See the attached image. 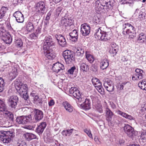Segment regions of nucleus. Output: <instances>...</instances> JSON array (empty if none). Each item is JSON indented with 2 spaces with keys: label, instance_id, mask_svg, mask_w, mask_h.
I'll list each match as a JSON object with an SVG mask.
<instances>
[{
  "label": "nucleus",
  "instance_id": "obj_25",
  "mask_svg": "<svg viewBox=\"0 0 146 146\" xmlns=\"http://www.w3.org/2000/svg\"><path fill=\"white\" fill-rule=\"evenodd\" d=\"M85 56L88 61L91 63H92L95 60L93 56L90 54V52L88 50L85 51Z\"/></svg>",
  "mask_w": 146,
  "mask_h": 146
},
{
  "label": "nucleus",
  "instance_id": "obj_59",
  "mask_svg": "<svg viewBox=\"0 0 146 146\" xmlns=\"http://www.w3.org/2000/svg\"><path fill=\"white\" fill-rule=\"evenodd\" d=\"M52 13V11H49V12L47 13L44 20L49 21L50 19Z\"/></svg>",
  "mask_w": 146,
  "mask_h": 146
},
{
  "label": "nucleus",
  "instance_id": "obj_35",
  "mask_svg": "<svg viewBox=\"0 0 146 146\" xmlns=\"http://www.w3.org/2000/svg\"><path fill=\"white\" fill-rule=\"evenodd\" d=\"M146 38V36L145 35V34L143 33H141L139 34V35L137 38V40L138 41H139L140 42H144L145 41Z\"/></svg>",
  "mask_w": 146,
  "mask_h": 146
},
{
  "label": "nucleus",
  "instance_id": "obj_27",
  "mask_svg": "<svg viewBox=\"0 0 146 146\" xmlns=\"http://www.w3.org/2000/svg\"><path fill=\"white\" fill-rule=\"evenodd\" d=\"M84 50L82 47H79L76 49L75 55L77 57H82L84 54Z\"/></svg>",
  "mask_w": 146,
  "mask_h": 146
},
{
  "label": "nucleus",
  "instance_id": "obj_39",
  "mask_svg": "<svg viewBox=\"0 0 146 146\" xmlns=\"http://www.w3.org/2000/svg\"><path fill=\"white\" fill-rule=\"evenodd\" d=\"M40 19H36L34 17H31L30 18L29 21L33 24V25L35 27L37 26L39 22Z\"/></svg>",
  "mask_w": 146,
  "mask_h": 146
},
{
  "label": "nucleus",
  "instance_id": "obj_49",
  "mask_svg": "<svg viewBox=\"0 0 146 146\" xmlns=\"http://www.w3.org/2000/svg\"><path fill=\"white\" fill-rule=\"evenodd\" d=\"M113 84L112 82L108 79H106L104 82V86H110Z\"/></svg>",
  "mask_w": 146,
  "mask_h": 146
},
{
  "label": "nucleus",
  "instance_id": "obj_58",
  "mask_svg": "<svg viewBox=\"0 0 146 146\" xmlns=\"http://www.w3.org/2000/svg\"><path fill=\"white\" fill-rule=\"evenodd\" d=\"M38 35L36 33H32L29 35L30 38L31 39H35L37 38Z\"/></svg>",
  "mask_w": 146,
  "mask_h": 146
},
{
  "label": "nucleus",
  "instance_id": "obj_56",
  "mask_svg": "<svg viewBox=\"0 0 146 146\" xmlns=\"http://www.w3.org/2000/svg\"><path fill=\"white\" fill-rule=\"evenodd\" d=\"M139 18L141 21L145 19V14L142 12H141L139 15Z\"/></svg>",
  "mask_w": 146,
  "mask_h": 146
},
{
  "label": "nucleus",
  "instance_id": "obj_7",
  "mask_svg": "<svg viewBox=\"0 0 146 146\" xmlns=\"http://www.w3.org/2000/svg\"><path fill=\"white\" fill-rule=\"evenodd\" d=\"M32 120L31 115L28 116H22L17 117L16 121L19 124H26L29 123Z\"/></svg>",
  "mask_w": 146,
  "mask_h": 146
},
{
  "label": "nucleus",
  "instance_id": "obj_62",
  "mask_svg": "<svg viewBox=\"0 0 146 146\" xmlns=\"http://www.w3.org/2000/svg\"><path fill=\"white\" fill-rule=\"evenodd\" d=\"M84 102H86V104H88V105H90L91 106V100L88 97L87 98H86Z\"/></svg>",
  "mask_w": 146,
  "mask_h": 146
},
{
  "label": "nucleus",
  "instance_id": "obj_37",
  "mask_svg": "<svg viewBox=\"0 0 146 146\" xmlns=\"http://www.w3.org/2000/svg\"><path fill=\"white\" fill-rule=\"evenodd\" d=\"M93 22L96 25L101 24L102 23V21L101 19L96 16L94 17V19L93 20Z\"/></svg>",
  "mask_w": 146,
  "mask_h": 146
},
{
  "label": "nucleus",
  "instance_id": "obj_3",
  "mask_svg": "<svg viewBox=\"0 0 146 146\" xmlns=\"http://www.w3.org/2000/svg\"><path fill=\"white\" fill-rule=\"evenodd\" d=\"M98 29L96 30V32L94 34L95 38L101 40L106 41L111 39V34L109 32L106 33L102 31L100 29V27L98 25L97 26Z\"/></svg>",
  "mask_w": 146,
  "mask_h": 146
},
{
  "label": "nucleus",
  "instance_id": "obj_33",
  "mask_svg": "<svg viewBox=\"0 0 146 146\" xmlns=\"http://www.w3.org/2000/svg\"><path fill=\"white\" fill-rule=\"evenodd\" d=\"M94 106L96 110L100 113H102L103 112L102 107L101 104L97 103L94 104Z\"/></svg>",
  "mask_w": 146,
  "mask_h": 146
},
{
  "label": "nucleus",
  "instance_id": "obj_13",
  "mask_svg": "<svg viewBox=\"0 0 146 146\" xmlns=\"http://www.w3.org/2000/svg\"><path fill=\"white\" fill-rule=\"evenodd\" d=\"M70 93L72 94L74 97L81 101L82 99L81 98L80 92L77 89L76 87H72L69 90Z\"/></svg>",
  "mask_w": 146,
  "mask_h": 146
},
{
  "label": "nucleus",
  "instance_id": "obj_23",
  "mask_svg": "<svg viewBox=\"0 0 146 146\" xmlns=\"http://www.w3.org/2000/svg\"><path fill=\"white\" fill-rule=\"evenodd\" d=\"M69 35L70 36V40L73 42H76L78 38V31L74 29L69 33Z\"/></svg>",
  "mask_w": 146,
  "mask_h": 146
},
{
  "label": "nucleus",
  "instance_id": "obj_48",
  "mask_svg": "<svg viewBox=\"0 0 146 146\" xmlns=\"http://www.w3.org/2000/svg\"><path fill=\"white\" fill-rule=\"evenodd\" d=\"M118 50V48L115 49L111 48L110 50L109 51V52L113 56H114L116 55Z\"/></svg>",
  "mask_w": 146,
  "mask_h": 146
},
{
  "label": "nucleus",
  "instance_id": "obj_29",
  "mask_svg": "<svg viewBox=\"0 0 146 146\" xmlns=\"http://www.w3.org/2000/svg\"><path fill=\"white\" fill-rule=\"evenodd\" d=\"M109 65L108 61L106 59L103 60L100 63V68L103 70L106 69Z\"/></svg>",
  "mask_w": 146,
  "mask_h": 146
},
{
  "label": "nucleus",
  "instance_id": "obj_54",
  "mask_svg": "<svg viewBox=\"0 0 146 146\" xmlns=\"http://www.w3.org/2000/svg\"><path fill=\"white\" fill-rule=\"evenodd\" d=\"M117 114L119 115H121L124 117L125 118L127 115V113L123 112L122 111H121L119 110H118L116 111Z\"/></svg>",
  "mask_w": 146,
  "mask_h": 146
},
{
  "label": "nucleus",
  "instance_id": "obj_1",
  "mask_svg": "<svg viewBox=\"0 0 146 146\" xmlns=\"http://www.w3.org/2000/svg\"><path fill=\"white\" fill-rule=\"evenodd\" d=\"M15 136L14 130L10 129L9 131H0V139L5 144L10 143L11 139Z\"/></svg>",
  "mask_w": 146,
  "mask_h": 146
},
{
  "label": "nucleus",
  "instance_id": "obj_15",
  "mask_svg": "<svg viewBox=\"0 0 146 146\" xmlns=\"http://www.w3.org/2000/svg\"><path fill=\"white\" fill-rule=\"evenodd\" d=\"M34 118L36 121H39L42 119L44 113L41 110L35 109L33 111Z\"/></svg>",
  "mask_w": 146,
  "mask_h": 146
},
{
  "label": "nucleus",
  "instance_id": "obj_40",
  "mask_svg": "<svg viewBox=\"0 0 146 146\" xmlns=\"http://www.w3.org/2000/svg\"><path fill=\"white\" fill-rule=\"evenodd\" d=\"M138 86L141 89L146 91V82L145 81L141 82L138 84Z\"/></svg>",
  "mask_w": 146,
  "mask_h": 146
},
{
  "label": "nucleus",
  "instance_id": "obj_44",
  "mask_svg": "<svg viewBox=\"0 0 146 146\" xmlns=\"http://www.w3.org/2000/svg\"><path fill=\"white\" fill-rule=\"evenodd\" d=\"M92 81L93 84L95 86L99 85L100 83H102L99 79L96 78H93L92 80Z\"/></svg>",
  "mask_w": 146,
  "mask_h": 146
},
{
  "label": "nucleus",
  "instance_id": "obj_57",
  "mask_svg": "<svg viewBox=\"0 0 146 146\" xmlns=\"http://www.w3.org/2000/svg\"><path fill=\"white\" fill-rule=\"evenodd\" d=\"M84 131L88 135L90 138H92V135L90 130L86 129L84 130Z\"/></svg>",
  "mask_w": 146,
  "mask_h": 146
},
{
  "label": "nucleus",
  "instance_id": "obj_45",
  "mask_svg": "<svg viewBox=\"0 0 146 146\" xmlns=\"http://www.w3.org/2000/svg\"><path fill=\"white\" fill-rule=\"evenodd\" d=\"M16 44L17 47H20L23 45V42L21 39L17 38L15 39Z\"/></svg>",
  "mask_w": 146,
  "mask_h": 146
},
{
  "label": "nucleus",
  "instance_id": "obj_52",
  "mask_svg": "<svg viewBox=\"0 0 146 146\" xmlns=\"http://www.w3.org/2000/svg\"><path fill=\"white\" fill-rule=\"evenodd\" d=\"M95 7L96 11H98L100 12L102 10V6L100 5V4H99V5L96 4H95Z\"/></svg>",
  "mask_w": 146,
  "mask_h": 146
},
{
  "label": "nucleus",
  "instance_id": "obj_38",
  "mask_svg": "<svg viewBox=\"0 0 146 146\" xmlns=\"http://www.w3.org/2000/svg\"><path fill=\"white\" fill-rule=\"evenodd\" d=\"M7 110V106L3 102L0 104V111L6 112Z\"/></svg>",
  "mask_w": 146,
  "mask_h": 146
},
{
  "label": "nucleus",
  "instance_id": "obj_34",
  "mask_svg": "<svg viewBox=\"0 0 146 146\" xmlns=\"http://www.w3.org/2000/svg\"><path fill=\"white\" fill-rule=\"evenodd\" d=\"M17 75V70L15 68H14L9 73L10 77L12 80L15 79Z\"/></svg>",
  "mask_w": 146,
  "mask_h": 146
},
{
  "label": "nucleus",
  "instance_id": "obj_64",
  "mask_svg": "<svg viewBox=\"0 0 146 146\" xmlns=\"http://www.w3.org/2000/svg\"><path fill=\"white\" fill-rule=\"evenodd\" d=\"M141 137L143 140L146 139V131H144L142 133Z\"/></svg>",
  "mask_w": 146,
  "mask_h": 146
},
{
  "label": "nucleus",
  "instance_id": "obj_61",
  "mask_svg": "<svg viewBox=\"0 0 146 146\" xmlns=\"http://www.w3.org/2000/svg\"><path fill=\"white\" fill-rule=\"evenodd\" d=\"M111 46V48H118V45L116 44L115 43L112 42L110 44Z\"/></svg>",
  "mask_w": 146,
  "mask_h": 146
},
{
  "label": "nucleus",
  "instance_id": "obj_12",
  "mask_svg": "<svg viewBox=\"0 0 146 146\" xmlns=\"http://www.w3.org/2000/svg\"><path fill=\"white\" fill-rule=\"evenodd\" d=\"M90 27L89 25L84 23L80 27V32L83 36H86L88 35L90 32Z\"/></svg>",
  "mask_w": 146,
  "mask_h": 146
},
{
  "label": "nucleus",
  "instance_id": "obj_24",
  "mask_svg": "<svg viewBox=\"0 0 146 146\" xmlns=\"http://www.w3.org/2000/svg\"><path fill=\"white\" fill-rule=\"evenodd\" d=\"M66 110L69 113H71L73 111V107L67 102H63L62 104Z\"/></svg>",
  "mask_w": 146,
  "mask_h": 146
},
{
  "label": "nucleus",
  "instance_id": "obj_32",
  "mask_svg": "<svg viewBox=\"0 0 146 146\" xmlns=\"http://www.w3.org/2000/svg\"><path fill=\"white\" fill-rule=\"evenodd\" d=\"M80 70L81 71L86 72L89 69L88 66L84 63H81L80 64Z\"/></svg>",
  "mask_w": 146,
  "mask_h": 146
},
{
  "label": "nucleus",
  "instance_id": "obj_18",
  "mask_svg": "<svg viewBox=\"0 0 146 146\" xmlns=\"http://www.w3.org/2000/svg\"><path fill=\"white\" fill-rule=\"evenodd\" d=\"M44 50V54L46 57L49 59H53L56 56L55 53L52 50V48Z\"/></svg>",
  "mask_w": 146,
  "mask_h": 146
},
{
  "label": "nucleus",
  "instance_id": "obj_36",
  "mask_svg": "<svg viewBox=\"0 0 146 146\" xmlns=\"http://www.w3.org/2000/svg\"><path fill=\"white\" fill-rule=\"evenodd\" d=\"M36 7L42 11H44L45 9V4L44 2L40 1L36 4Z\"/></svg>",
  "mask_w": 146,
  "mask_h": 146
},
{
  "label": "nucleus",
  "instance_id": "obj_47",
  "mask_svg": "<svg viewBox=\"0 0 146 146\" xmlns=\"http://www.w3.org/2000/svg\"><path fill=\"white\" fill-rule=\"evenodd\" d=\"M102 6V10H104L105 12L108 11L110 10V7L109 3L108 4H106V5H104ZM111 7H112L111 6Z\"/></svg>",
  "mask_w": 146,
  "mask_h": 146
},
{
  "label": "nucleus",
  "instance_id": "obj_50",
  "mask_svg": "<svg viewBox=\"0 0 146 146\" xmlns=\"http://www.w3.org/2000/svg\"><path fill=\"white\" fill-rule=\"evenodd\" d=\"M81 106L82 108L85 110H89L91 108V106L88 104H86L85 102H83V104H81Z\"/></svg>",
  "mask_w": 146,
  "mask_h": 146
},
{
  "label": "nucleus",
  "instance_id": "obj_22",
  "mask_svg": "<svg viewBox=\"0 0 146 146\" xmlns=\"http://www.w3.org/2000/svg\"><path fill=\"white\" fill-rule=\"evenodd\" d=\"M46 123L45 122H42L38 126L36 129V131L37 133L42 134L46 126Z\"/></svg>",
  "mask_w": 146,
  "mask_h": 146
},
{
  "label": "nucleus",
  "instance_id": "obj_41",
  "mask_svg": "<svg viewBox=\"0 0 146 146\" xmlns=\"http://www.w3.org/2000/svg\"><path fill=\"white\" fill-rule=\"evenodd\" d=\"M4 113L6 115V116L9 118L10 121H13L14 119L13 115L12 112H9L8 111Z\"/></svg>",
  "mask_w": 146,
  "mask_h": 146
},
{
  "label": "nucleus",
  "instance_id": "obj_31",
  "mask_svg": "<svg viewBox=\"0 0 146 146\" xmlns=\"http://www.w3.org/2000/svg\"><path fill=\"white\" fill-rule=\"evenodd\" d=\"M7 7L3 6L0 9V19H3L7 11L8 10Z\"/></svg>",
  "mask_w": 146,
  "mask_h": 146
},
{
  "label": "nucleus",
  "instance_id": "obj_9",
  "mask_svg": "<svg viewBox=\"0 0 146 146\" xmlns=\"http://www.w3.org/2000/svg\"><path fill=\"white\" fill-rule=\"evenodd\" d=\"M106 113L105 117L106 120L109 125H111L113 122V114L111 110L108 108L107 106L105 110Z\"/></svg>",
  "mask_w": 146,
  "mask_h": 146
},
{
  "label": "nucleus",
  "instance_id": "obj_42",
  "mask_svg": "<svg viewBox=\"0 0 146 146\" xmlns=\"http://www.w3.org/2000/svg\"><path fill=\"white\" fill-rule=\"evenodd\" d=\"M98 92L101 94H104V89L102 86V84L100 83L99 85L95 86Z\"/></svg>",
  "mask_w": 146,
  "mask_h": 146
},
{
  "label": "nucleus",
  "instance_id": "obj_17",
  "mask_svg": "<svg viewBox=\"0 0 146 146\" xmlns=\"http://www.w3.org/2000/svg\"><path fill=\"white\" fill-rule=\"evenodd\" d=\"M0 34L2 40L6 43L10 44L11 42L12 38L9 34H7L6 33L4 32L3 31L0 32Z\"/></svg>",
  "mask_w": 146,
  "mask_h": 146
},
{
  "label": "nucleus",
  "instance_id": "obj_16",
  "mask_svg": "<svg viewBox=\"0 0 146 146\" xmlns=\"http://www.w3.org/2000/svg\"><path fill=\"white\" fill-rule=\"evenodd\" d=\"M135 72L136 73L133 74L132 76L133 80H140L143 78V75L142 74L143 72V70L137 68L135 70Z\"/></svg>",
  "mask_w": 146,
  "mask_h": 146
},
{
  "label": "nucleus",
  "instance_id": "obj_30",
  "mask_svg": "<svg viewBox=\"0 0 146 146\" xmlns=\"http://www.w3.org/2000/svg\"><path fill=\"white\" fill-rule=\"evenodd\" d=\"M26 29L28 31H31L34 30L35 26L30 21L27 22L26 24Z\"/></svg>",
  "mask_w": 146,
  "mask_h": 146
},
{
  "label": "nucleus",
  "instance_id": "obj_6",
  "mask_svg": "<svg viewBox=\"0 0 146 146\" xmlns=\"http://www.w3.org/2000/svg\"><path fill=\"white\" fill-rule=\"evenodd\" d=\"M15 87L17 91L20 93V92L22 91L23 93L27 92L28 87L26 84H24L20 81L16 80L15 81Z\"/></svg>",
  "mask_w": 146,
  "mask_h": 146
},
{
  "label": "nucleus",
  "instance_id": "obj_4",
  "mask_svg": "<svg viewBox=\"0 0 146 146\" xmlns=\"http://www.w3.org/2000/svg\"><path fill=\"white\" fill-rule=\"evenodd\" d=\"M62 56L67 64H71L75 61V54L71 50L68 49L65 50L62 52Z\"/></svg>",
  "mask_w": 146,
  "mask_h": 146
},
{
  "label": "nucleus",
  "instance_id": "obj_14",
  "mask_svg": "<svg viewBox=\"0 0 146 146\" xmlns=\"http://www.w3.org/2000/svg\"><path fill=\"white\" fill-rule=\"evenodd\" d=\"M64 69V65L59 62H57L53 64L52 68L53 71L56 73L62 72V70Z\"/></svg>",
  "mask_w": 146,
  "mask_h": 146
},
{
  "label": "nucleus",
  "instance_id": "obj_10",
  "mask_svg": "<svg viewBox=\"0 0 146 146\" xmlns=\"http://www.w3.org/2000/svg\"><path fill=\"white\" fill-rule=\"evenodd\" d=\"M54 44L51 36H48L46 37L45 41L43 46L44 50H46L50 49V48H52V46L54 45Z\"/></svg>",
  "mask_w": 146,
  "mask_h": 146
},
{
  "label": "nucleus",
  "instance_id": "obj_53",
  "mask_svg": "<svg viewBox=\"0 0 146 146\" xmlns=\"http://www.w3.org/2000/svg\"><path fill=\"white\" fill-rule=\"evenodd\" d=\"M76 68L75 66L72 67L67 71L68 74H73L74 70H76Z\"/></svg>",
  "mask_w": 146,
  "mask_h": 146
},
{
  "label": "nucleus",
  "instance_id": "obj_63",
  "mask_svg": "<svg viewBox=\"0 0 146 146\" xmlns=\"http://www.w3.org/2000/svg\"><path fill=\"white\" fill-rule=\"evenodd\" d=\"M92 71L94 72H96L98 70V66L95 64L93 65L91 67Z\"/></svg>",
  "mask_w": 146,
  "mask_h": 146
},
{
  "label": "nucleus",
  "instance_id": "obj_20",
  "mask_svg": "<svg viewBox=\"0 0 146 146\" xmlns=\"http://www.w3.org/2000/svg\"><path fill=\"white\" fill-rule=\"evenodd\" d=\"M55 37L58 42L59 44L62 47L66 46V42L64 36L61 35H56Z\"/></svg>",
  "mask_w": 146,
  "mask_h": 146
},
{
  "label": "nucleus",
  "instance_id": "obj_51",
  "mask_svg": "<svg viewBox=\"0 0 146 146\" xmlns=\"http://www.w3.org/2000/svg\"><path fill=\"white\" fill-rule=\"evenodd\" d=\"M104 86L106 90L109 92H112L114 90V87L113 84L110 86Z\"/></svg>",
  "mask_w": 146,
  "mask_h": 146
},
{
  "label": "nucleus",
  "instance_id": "obj_11",
  "mask_svg": "<svg viewBox=\"0 0 146 146\" xmlns=\"http://www.w3.org/2000/svg\"><path fill=\"white\" fill-rule=\"evenodd\" d=\"M60 23L62 25L65 27L69 26L72 28L74 27L72 19L66 17L62 18L60 21Z\"/></svg>",
  "mask_w": 146,
  "mask_h": 146
},
{
  "label": "nucleus",
  "instance_id": "obj_55",
  "mask_svg": "<svg viewBox=\"0 0 146 146\" xmlns=\"http://www.w3.org/2000/svg\"><path fill=\"white\" fill-rule=\"evenodd\" d=\"M128 1H129V0H121V4H129L130 6H132L133 4V2L132 1L130 2Z\"/></svg>",
  "mask_w": 146,
  "mask_h": 146
},
{
  "label": "nucleus",
  "instance_id": "obj_28",
  "mask_svg": "<svg viewBox=\"0 0 146 146\" xmlns=\"http://www.w3.org/2000/svg\"><path fill=\"white\" fill-rule=\"evenodd\" d=\"M109 3L110 6H112V5L111 4V2L108 0H97L95 2L96 4L102 6L106 4H108Z\"/></svg>",
  "mask_w": 146,
  "mask_h": 146
},
{
  "label": "nucleus",
  "instance_id": "obj_21",
  "mask_svg": "<svg viewBox=\"0 0 146 146\" xmlns=\"http://www.w3.org/2000/svg\"><path fill=\"white\" fill-rule=\"evenodd\" d=\"M31 95L32 96L34 97L33 102L34 103L38 106H42V99L39 97L37 95H35V94L32 93Z\"/></svg>",
  "mask_w": 146,
  "mask_h": 146
},
{
  "label": "nucleus",
  "instance_id": "obj_26",
  "mask_svg": "<svg viewBox=\"0 0 146 146\" xmlns=\"http://www.w3.org/2000/svg\"><path fill=\"white\" fill-rule=\"evenodd\" d=\"M26 140L30 141L34 139H38L36 135L31 133H27L24 134Z\"/></svg>",
  "mask_w": 146,
  "mask_h": 146
},
{
  "label": "nucleus",
  "instance_id": "obj_2",
  "mask_svg": "<svg viewBox=\"0 0 146 146\" xmlns=\"http://www.w3.org/2000/svg\"><path fill=\"white\" fill-rule=\"evenodd\" d=\"M123 31L122 33L128 35V38L130 39L134 38L136 37V33L135 28L129 23H125L123 25Z\"/></svg>",
  "mask_w": 146,
  "mask_h": 146
},
{
  "label": "nucleus",
  "instance_id": "obj_19",
  "mask_svg": "<svg viewBox=\"0 0 146 146\" xmlns=\"http://www.w3.org/2000/svg\"><path fill=\"white\" fill-rule=\"evenodd\" d=\"M13 16L15 18L17 22L22 23L24 21V18L23 15L20 11H16L13 13Z\"/></svg>",
  "mask_w": 146,
  "mask_h": 146
},
{
  "label": "nucleus",
  "instance_id": "obj_43",
  "mask_svg": "<svg viewBox=\"0 0 146 146\" xmlns=\"http://www.w3.org/2000/svg\"><path fill=\"white\" fill-rule=\"evenodd\" d=\"M5 84L4 80L2 78H0V92L3 91Z\"/></svg>",
  "mask_w": 146,
  "mask_h": 146
},
{
  "label": "nucleus",
  "instance_id": "obj_46",
  "mask_svg": "<svg viewBox=\"0 0 146 146\" xmlns=\"http://www.w3.org/2000/svg\"><path fill=\"white\" fill-rule=\"evenodd\" d=\"M22 91L20 92L19 93L21 96L25 100H27L28 99L29 96L28 94V92H25L24 93H23Z\"/></svg>",
  "mask_w": 146,
  "mask_h": 146
},
{
  "label": "nucleus",
  "instance_id": "obj_5",
  "mask_svg": "<svg viewBox=\"0 0 146 146\" xmlns=\"http://www.w3.org/2000/svg\"><path fill=\"white\" fill-rule=\"evenodd\" d=\"M123 130L125 133L129 137L132 138L137 134V132L134 131V128L129 124L125 125L123 127Z\"/></svg>",
  "mask_w": 146,
  "mask_h": 146
},
{
  "label": "nucleus",
  "instance_id": "obj_60",
  "mask_svg": "<svg viewBox=\"0 0 146 146\" xmlns=\"http://www.w3.org/2000/svg\"><path fill=\"white\" fill-rule=\"evenodd\" d=\"M74 131H75V130L73 129H68L66 130L68 136H70L72 134Z\"/></svg>",
  "mask_w": 146,
  "mask_h": 146
},
{
  "label": "nucleus",
  "instance_id": "obj_8",
  "mask_svg": "<svg viewBox=\"0 0 146 146\" xmlns=\"http://www.w3.org/2000/svg\"><path fill=\"white\" fill-rule=\"evenodd\" d=\"M18 97L16 96L13 95L9 97L7 100L9 106L11 108L15 109L18 102Z\"/></svg>",
  "mask_w": 146,
  "mask_h": 146
}]
</instances>
